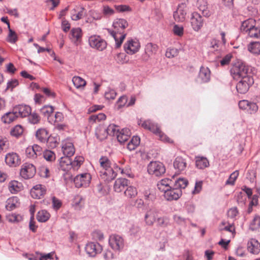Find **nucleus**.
I'll list each match as a JSON object with an SVG mask.
<instances>
[{
  "label": "nucleus",
  "mask_w": 260,
  "mask_h": 260,
  "mask_svg": "<svg viewBox=\"0 0 260 260\" xmlns=\"http://www.w3.org/2000/svg\"><path fill=\"white\" fill-rule=\"evenodd\" d=\"M128 25V22L126 20L119 18L114 21L113 23V29H107L108 33L115 40L116 48H118L121 46L126 36L124 29Z\"/></svg>",
  "instance_id": "nucleus-1"
},
{
  "label": "nucleus",
  "mask_w": 260,
  "mask_h": 260,
  "mask_svg": "<svg viewBox=\"0 0 260 260\" xmlns=\"http://www.w3.org/2000/svg\"><path fill=\"white\" fill-rule=\"evenodd\" d=\"M256 21L253 19H248L242 23L241 31L248 37L260 40V27L255 26Z\"/></svg>",
  "instance_id": "nucleus-2"
},
{
  "label": "nucleus",
  "mask_w": 260,
  "mask_h": 260,
  "mask_svg": "<svg viewBox=\"0 0 260 260\" xmlns=\"http://www.w3.org/2000/svg\"><path fill=\"white\" fill-rule=\"evenodd\" d=\"M138 124L143 128L148 129L159 137L161 141L171 143L170 139L161 132L157 124L150 120L139 119Z\"/></svg>",
  "instance_id": "nucleus-3"
},
{
  "label": "nucleus",
  "mask_w": 260,
  "mask_h": 260,
  "mask_svg": "<svg viewBox=\"0 0 260 260\" xmlns=\"http://www.w3.org/2000/svg\"><path fill=\"white\" fill-rule=\"evenodd\" d=\"M250 71V67L241 61L235 63L230 70L231 76L235 80L240 78L243 79L245 77H252Z\"/></svg>",
  "instance_id": "nucleus-4"
},
{
  "label": "nucleus",
  "mask_w": 260,
  "mask_h": 260,
  "mask_svg": "<svg viewBox=\"0 0 260 260\" xmlns=\"http://www.w3.org/2000/svg\"><path fill=\"white\" fill-rule=\"evenodd\" d=\"M118 127L114 124H110L107 128L100 127L96 130L95 135L97 139L102 140L106 138L107 135L116 136L119 132Z\"/></svg>",
  "instance_id": "nucleus-5"
},
{
  "label": "nucleus",
  "mask_w": 260,
  "mask_h": 260,
  "mask_svg": "<svg viewBox=\"0 0 260 260\" xmlns=\"http://www.w3.org/2000/svg\"><path fill=\"white\" fill-rule=\"evenodd\" d=\"M147 171L149 174L159 177L166 172L164 165L158 161H151L147 167Z\"/></svg>",
  "instance_id": "nucleus-6"
},
{
  "label": "nucleus",
  "mask_w": 260,
  "mask_h": 260,
  "mask_svg": "<svg viewBox=\"0 0 260 260\" xmlns=\"http://www.w3.org/2000/svg\"><path fill=\"white\" fill-rule=\"evenodd\" d=\"M90 46L99 51L104 50L107 47L106 42L99 36H91L88 39Z\"/></svg>",
  "instance_id": "nucleus-7"
},
{
  "label": "nucleus",
  "mask_w": 260,
  "mask_h": 260,
  "mask_svg": "<svg viewBox=\"0 0 260 260\" xmlns=\"http://www.w3.org/2000/svg\"><path fill=\"white\" fill-rule=\"evenodd\" d=\"M123 48L126 53L133 55L139 50L140 44L136 39H128L124 44Z\"/></svg>",
  "instance_id": "nucleus-8"
},
{
  "label": "nucleus",
  "mask_w": 260,
  "mask_h": 260,
  "mask_svg": "<svg viewBox=\"0 0 260 260\" xmlns=\"http://www.w3.org/2000/svg\"><path fill=\"white\" fill-rule=\"evenodd\" d=\"M109 244L111 248L115 251H120L124 247L123 239L117 235H112L110 236Z\"/></svg>",
  "instance_id": "nucleus-9"
},
{
  "label": "nucleus",
  "mask_w": 260,
  "mask_h": 260,
  "mask_svg": "<svg viewBox=\"0 0 260 260\" xmlns=\"http://www.w3.org/2000/svg\"><path fill=\"white\" fill-rule=\"evenodd\" d=\"M91 179L90 174L85 173L77 175L74 179V182L76 187H86L89 185Z\"/></svg>",
  "instance_id": "nucleus-10"
},
{
  "label": "nucleus",
  "mask_w": 260,
  "mask_h": 260,
  "mask_svg": "<svg viewBox=\"0 0 260 260\" xmlns=\"http://www.w3.org/2000/svg\"><path fill=\"white\" fill-rule=\"evenodd\" d=\"M254 83L252 77H245L237 83L236 89L237 91L241 94L245 93L249 89V87Z\"/></svg>",
  "instance_id": "nucleus-11"
},
{
  "label": "nucleus",
  "mask_w": 260,
  "mask_h": 260,
  "mask_svg": "<svg viewBox=\"0 0 260 260\" xmlns=\"http://www.w3.org/2000/svg\"><path fill=\"white\" fill-rule=\"evenodd\" d=\"M61 148L65 157H71L75 152L73 142L71 138H67L62 141Z\"/></svg>",
  "instance_id": "nucleus-12"
},
{
  "label": "nucleus",
  "mask_w": 260,
  "mask_h": 260,
  "mask_svg": "<svg viewBox=\"0 0 260 260\" xmlns=\"http://www.w3.org/2000/svg\"><path fill=\"white\" fill-rule=\"evenodd\" d=\"M188 9L185 3L179 4L174 12L173 17L175 21L182 22L185 21Z\"/></svg>",
  "instance_id": "nucleus-13"
},
{
  "label": "nucleus",
  "mask_w": 260,
  "mask_h": 260,
  "mask_svg": "<svg viewBox=\"0 0 260 260\" xmlns=\"http://www.w3.org/2000/svg\"><path fill=\"white\" fill-rule=\"evenodd\" d=\"M85 249L89 256L95 257L102 251L103 247L98 242H91L86 245Z\"/></svg>",
  "instance_id": "nucleus-14"
},
{
  "label": "nucleus",
  "mask_w": 260,
  "mask_h": 260,
  "mask_svg": "<svg viewBox=\"0 0 260 260\" xmlns=\"http://www.w3.org/2000/svg\"><path fill=\"white\" fill-rule=\"evenodd\" d=\"M190 21L192 29L196 31H199L204 24V19L198 12H194L191 14Z\"/></svg>",
  "instance_id": "nucleus-15"
},
{
  "label": "nucleus",
  "mask_w": 260,
  "mask_h": 260,
  "mask_svg": "<svg viewBox=\"0 0 260 260\" xmlns=\"http://www.w3.org/2000/svg\"><path fill=\"white\" fill-rule=\"evenodd\" d=\"M20 174L25 179L31 178L36 174V168L31 164L25 163L23 165Z\"/></svg>",
  "instance_id": "nucleus-16"
},
{
  "label": "nucleus",
  "mask_w": 260,
  "mask_h": 260,
  "mask_svg": "<svg viewBox=\"0 0 260 260\" xmlns=\"http://www.w3.org/2000/svg\"><path fill=\"white\" fill-rule=\"evenodd\" d=\"M84 160L83 157L81 156H76L74 161H72L70 157H61L60 158V163L62 166H63L64 162L67 163L68 164H70L71 168L75 171L78 170L83 162Z\"/></svg>",
  "instance_id": "nucleus-17"
},
{
  "label": "nucleus",
  "mask_w": 260,
  "mask_h": 260,
  "mask_svg": "<svg viewBox=\"0 0 260 260\" xmlns=\"http://www.w3.org/2000/svg\"><path fill=\"white\" fill-rule=\"evenodd\" d=\"M181 194V189L173 187L164 193V197L166 200L171 201L178 200Z\"/></svg>",
  "instance_id": "nucleus-18"
},
{
  "label": "nucleus",
  "mask_w": 260,
  "mask_h": 260,
  "mask_svg": "<svg viewBox=\"0 0 260 260\" xmlns=\"http://www.w3.org/2000/svg\"><path fill=\"white\" fill-rule=\"evenodd\" d=\"M42 148L38 145L35 144L26 148L25 153L27 157L36 158L42 154Z\"/></svg>",
  "instance_id": "nucleus-19"
},
{
  "label": "nucleus",
  "mask_w": 260,
  "mask_h": 260,
  "mask_svg": "<svg viewBox=\"0 0 260 260\" xmlns=\"http://www.w3.org/2000/svg\"><path fill=\"white\" fill-rule=\"evenodd\" d=\"M6 163L10 167H15L21 163V160L18 155L14 152L7 154L5 157Z\"/></svg>",
  "instance_id": "nucleus-20"
},
{
  "label": "nucleus",
  "mask_w": 260,
  "mask_h": 260,
  "mask_svg": "<svg viewBox=\"0 0 260 260\" xmlns=\"http://www.w3.org/2000/svg\"><path fill=\"white\" fill-rule=\"evenodd\" d=\"M46 192V188L45 186L41 184L35 185L30 190L31 196L35 199H41L44 196Z\"/></svg>",
  "instance_id": "nucleus-21"
},
{
  "label": "nucleus",
  "mask_w": 260,
  "mask_h": 260,
  "mask_svg": "<svg viewBox=\"0 0 260 260\" xmlns=\"http://www.w3.org/2000/svg\"><path fill=\"white\" fill-rule=\"evenodd\" d=\"M239 107L240 109L245 110L250 113L255 112L258 109V107L255 103L247 100L240 101L239 102Z\"/></svg>",
  "instance_id": "nucleus-22"
},
{
  "label": "nucleus",
  "mask_w": 260,
  "mask_h": 260,
  "mask_svg": "<svg viewBox=\"0 0 260 260\" xmlns=\"http://www.w3.org/2000/svg\"><path fill=\"white\" fill-rule=\"evenodd\" d=\"M157 217V212L155 209H150L148 210L144 217V220L147 225L151 226L155 221Z\"/></svg>",
  "instance_id": "nucleus-23"
},
{
  "label": "nucleus",
  "mask_w": 260,
  "mask_h": 260,
  "mask_svg": "<svg viewBox=\"0 0 260 260\" xmlns=\"http://www.w3.org/2000/svg\"><path fill=\"white\" fill-rule=\"evenodd\" d=\"M14 111L18 115V117H25L28 116L31 113V108L28 105H19L14 108Z\"/></svg>",
  "instance_id": "nucleus-24"
},
{
  "label": "nucleus",
  "mask_w": 260,
  "mask_h": 260,
  "mask_svg": "<svg viewBox=\"0 0 260 260\" xmlns=\"http://www.w3.org/2000/svg\"><path fill=\"white\" fill-rule=\"evenodd\" d=\"M100 176L101 179L107 183L111 182L116 177V174L111 168L108 170L106 169V170H101Z\"/></svg>",
  "instance_id": "nucleus-25"
},
{
  "label": "nucleus",
  "mask_w": 260,
  "mask_h": 260,
  "mask_svg": "<svg viewBox=\"0 0 260 260\" xmlns=\"http://www.w3.org/2000/svg\"><path fill=\"white\" fill-rule=\"evenodd\" d=\"M129 183V181L123 178L117 179L114 184L113 189L116 192H121L125 187H127Z\"/></svg>",
  "instance_id": "nucleus-26"
},
{
  "label": "nucleus",
  "mask_w": 260,
  "mask_h": 260,
  "mask_svg": "<svg viewBox=\"0 0 260 260\" xmlns=\"http://www.w3.org/2000/svg\"><path fill=\"white\" fill-rule=\"evenodd\" d=\"M197 6L204 17L208 18L212 15L211 12L208 9V3L206 0H198Z\"/></svg>",
  "instance_id": "nucleus-27"
},
{
  "label": "nucleus",
  "mask_w": 260,
  "mask_h": 260,
  "mask_svg": "<svg viewBox=\"0 0 260 260\" xmlns=\"http://www.w3.org/2000/svg\"><path fill=\"white\" fill-rule=\"evenodd\" d=\"M247 249L254 254H258L260 251V243L255 239H251L247 243Z\"/></svg>",
  "instance_id": "nucleus-28"
},
{
  "label": "nucleus",
  "mask_w": 260,
  "mask_h": 260,
  "mask_svg": "<svg viewBox=\"0 0 260 260\" xmlns=\"http://www.w3.org/2000/svg\"><path fill=\"white\" fill-rule=\"evenodd\" d=\"M82 36V30L80 28L77 27L72 29L70 39L76 45H78L81 42Z\"/></svg>",
  "instance_id": "nucleus-29"
},
{
  "label": "nucleus",
  "mask_w": 260,
  "mask_h": 260,
  "mask_svg": "<svg viewBox=\"0 0 260 260\" xmlns=\"http://www.w3.org/2000/svg\"><path fill=\"white\" fill-rule=\"evenodd\" d=\"M172 183L173 182L171 180L168 178H164L158 182L157 186L160 191L165 193L172 187L171 185Z\"/></svg>",
  "instance_id": "nucleus-30"
},
{
  "label": "nucleus",
  "mask_w": 260,
  "mask_h": 260,
  "mask_svg": "<svg viewBox=\"0 0 260 260\" xmlns=\"http://www.w3.org/2000/svg\"><path fill=\"white\" fill-rule=\"evenodd\" d=\"M174 167L178 172H181L186 168V162L184 159L181 157H177L175 158L174 163Z\"/></svg>",
  "instance_id": "nucleus-31"
},
{
  "label": "nucleus",
  "mask_w": 260,
  "mask_h": 260,
  "mask_svg": "<svg viewBox=\"0 0 260 260\" xmlns=\"http://www.w3.org/2000/svg\"><path fill=\"white\" fill-rule=\"evenodd\" d=\"M131 135L130 130L128 128H123L116 135L117 140L120 143L126 142L129 138Z\"/></svg>",
  "instance_id": "nucleus-32"
},
{
  "label": "nucleus",
  "mask_w": 260,
  "mask_h": 260,
  "mask_svg": "<svg viewBox=\"0 0 260 260\" xmlns=\"http://www.w3.org/2000/svg\"><path fill=\"white\" fill-rule=\"evenodd\" d=\"M18 117V115L15 113L14 109L12 112H9L5 113L1 118L2 121L4 123H10L16 119Z\"/></svg>",
  "instance_id": "nucleus-33"
},
{
  "label": "nucleus",
  "mask_w": 260,
  "mask_h": 260,
  "mask_svg": "<svg viewBox=\"0 0 260 260\" xmlns=\"http://www.w3.org/2000/svg\"><path fill=\"white\" fill-rule=\"evenodd\" d=\"M199 78L203 82H207L210 79V71L207 67H201L200 68Z\"/></svg>",
  "instance_id": "nucleus-34"
},
{
  "label": "nucleus",
  "mask_w": 260,
  "mask_h": 260,
  "mask_svg": "<svg viewBox=\"0 0 260 260\" xmlns=\"http://www.w3.org/2000/svg\"><path fill=\"white\" fill-rule=\"evenodd\" d=\"M48 133L45 128H39L36 133L37 139L42 143H45L49 138Z\"/></svg>",
  "instance_id": "nucleus-35"
},
{
  "label": "nucleus",
  "mask_w": 260,
  "mask_h": 260,
  "mask_svg": "<svg viewBox=\"0 0 260 260\" xmlns=\"http://www.w3.org/2000/svg\"><path fill=\"white\" fill-rule=\"evenodd\" d=\"M138 194L137 189L134 186H127L124 191V196L128 199L135 198Z\"/></svg>",
  "instance_id": "nucleus-36"
},
{
  "label": "nucleus",
  "mask_w": 260,
  "mask_h": 260,
  "mask_svg": "<svg viewBox=\"0 0 260 260\" xmlns=\"http://www.w3.org/2000/svg\"><path fill=\"white\" fill-rule=\"evenodd\" d=\"M158 47L151 43H147L145 48V54L149 57L154 55L157 51Z\"/></svg>",
  "instance_id": "nucleus-37"
},
{
  "label": "nucleus",
  "mask_w": 260,
  "mask_h": 260,
  "mask_svg": "<svg viewBox=\"0 0 260 260\" xmlns=\"http://www.w3.org/2000/svg\"><path fill=\"white\" fill-rule=\"evenodd\" d=\"M196 167L200 169H204L209 166L208 160L203 156H198L196 158Z\"/></svg>",
  "instance_id": "nucleus-38"
},
{
  "label": "nucleus",
  "mask_w": 260,
  "mask_h": 260,
  "mask_svg": "<svg viewBox=\"0 0 260 260\" xmlns=\"http://www.w3.org/2000/svg\"><path fill=\"white\" fill-rule=\"evenodd\" d=\"M248 51L254 55L260 53V43L259 42H252L247 46Z\"/></svg>",
  "instance_id": "nucleus-39"
},
{
  "label": "nucleus",
  "mask_w": 260,
  "mask_h": 260,
  "mask_svg": "<svg viewBox=\"0 0 260 260\" xmlns=\"http://www.w3.org/2000/svg\"><path fill=\"white\" fill-rule=\"evenodd\" d=\"M140 143V138L138 136H134L128 143L127 148L130 151L135 150Z\"/></svg>",
  "instance_id": "nucleus-40"
},
{
  "label": "nucleus",
  "mask_w": 260,
  "mask_h": 260,
  "mask_svg": "<svg viewBox=\"0 0 260 260\" xmlns=\"http://www.w3.org/2000/svg\"><path fill=\"white\" fill-rule=\"evenodd\" d=\"M50 217V213L46 210H42L38 212L37 219L39 222H44L47 221Z\"/></svg>",
  "instance_id": "nucleus-41"
},
{
  "label": "nucleus",
  "mask_w": 260,
  "mask_h": 260,
  "mask_svg": "<svg viewBox=\"0 0 260 260\" xmlns=\"http://www.w3.org/2000/svg\"><path fill=\"white\" fill-rule=\"evenodd\" d=\"M129 232L131 236L136 238H139L141 234V228L137 224H132L129 228Z\"/></svg>",
  "instance_id": "nucleus-42"
},
{
  "label": "nucleus",
  "mask_w": 260,
  "mask_h": 260,
  "mask_svg": "<svg viewBox=\"0 0 260 260\" xmlns=\"http://www.w3.org/2000/svg\"><path fill=\"white\" fill-rule=\"evenodd\" d=\"M73 83L77 88H83L86 84L85 80L79 76H75L72 79Z\"/></svg>",
  "instance_id": "nucleus-43"
},
{
  "label": "nucleus",
  "mask_w": 260,
  "mask_h": 260,
  "mask_svg": "<svg viewBox=\"0 0 260 260\" xmlns=\"http://www.w3.org/2000/svg\"><path fill=\"white\" fill-rule=\"evenodd\" d=\"M188 184V181L187 179L183 178H179L175 180L174 187L179 188V189L185 188Z\"/></svg>",
  "instance_id": "nucleus-44"
},
{
  "label": "nucleus",
  "mask_w": 260,
  "mask_h": 260,
  "mask_svg": "<svg viewBox=\"0 0 260 260\" xmlns=\"http://www.w3.org/2000/svg\"><path fill=\"white\" fill-rule=\"evenodd\" d=\"M100 167L102 168V170L110 169L111 167V164L110 160L106 156H102L99 159Z\"/></svg>",
  "instance_id": "nucleus-45"
},
{
  "label": "nucleus",
  "mask_w": 260,
  "mask_h": 260,
  "mask_svg": "<svg viewBox=\"0 0 260 260\" xmlns=\"http://www.w3.org/2000/svg\"><path fill=\"white\" fill-rule=\"evenodd\" d=\"M9 33L7 37L6 40L7 42L15 44L18 40V36L15 31L11 29L8 28Z\"/></svg>",
  "instance_id": "nucleus-46"
},
{
  "label": "nucleus",
  "mask_w": 260,
  "mask_h": 260,
  "mask_svg": "<svg viewBox=\"0 0 260 260\" xmlns=\"http://www.w3.org/2000/svg\"><path fill=\"white\" fill-rule=\"evenodd\" d=\"M21 184L17 181H12L9 185V190L12 193H15L20 190Z\"/></svg>",
  "instance_id": "nucleus-47"
},
{
  "label": "nucleus",
  "mask_w": 260,
  "mask_h": 260,
  "mask_svg": "<svg viewBox=\"0 0 260 260\" xmlns=\"http://www.w3.org/2000/svg\"><path fill=\"white\" fill-rule=\"evenodd\" d=\"M18 198L13 197L12 198L9 199L7 201V204L6 206V208L9 210H12L17 206L16 204L18 202Z\"/></svg>",
  "instance_id": "nucleus-48"
},
{
  "label": "nucleus",
  "mask_w": 260,
  "mask_h": 260,
  "mask_svg": "<svg viewBox=\"0 0 260 260\" xmlns=\"http://www.w3.org/2000/svg\"><path fill=\"white\" fill-rule=\"evenodd\" d=\"M54 108L51 106L46 105L40 109L41 113L45 116L49 117L53 113Z\"/></svg>",
  "instance_id": "nucleus-49"
},
{
  "label": "nucleus",
  "mask_w": 260,
  "mask_h": 260,
  "mask_svg": "<svg viewBox=\"0 0 260 260\" xmlns=\"http://www.w3.org/2000/svg\"><path fill=\"white\" fill-rule=\"evenodd\" d=\"M260 228V217L255 216L250 222L249 228L252 231L256 230Z\"/></svg>",
  "instance_id": "nucleus-50"
},
{
  "label": "nucleus",
  "mask_w": 260,
  "mask_h": 260,
  "mask_svg": "<svg viewBox=\"0 0 260 260\" xmlns=\"http://www.w3.org/2000/svg\"><path fill=\"white\" fill-rule=\"evenodd\" d=\"M105 119L106 115L103 113H100L98 114H94L90 116L89 118V120L90 122H96L105 120Z\"/></svg>",
  "instance_id": "nucleus-51"
},
{
  "label": "nucleus",
  "mask_w": 260,
  "mask_h": 260,
  "mask_svg": "<svg viewBox=\"0 0 260 260\" xmlns=\"http://www.w3.org/2000/svg\"><path fill=\"white\" fill-rule=\"evenodd\" d=\"M43 157L48 161H54L56 157L55 153L53 151L49 150H46L44 151Z\"/></svg>",
  "instance_id": "nucleus-52"
},
{
  "label": "nucleus",
  "mask_w": 260,
  "mask_h": 260,
  "mask_svg": "<svg viewBox=\"0 0 260 260\" xmlns=\"http://www.w3.org/2000/svg\"><path fill=\"white\" fill-rule=\"evenodd\" d=\"M23 132V127L20 125H17L11 129V135L13 136L18 137L22 134Z\"/></svg>",
  "instance_id": "nucleus-53"
},
{
  "label": "nucleus",
  "mask_w": 260,
  "mask_h": 260,
  "mask_svg": "<svg viewBox=\"0 0 260 260\" xmlns=\"http://www.w3.org/2000/svg\"><path fill=\"white\" fill-rule=\"evenodd\" d=\"M239 176V172L238 171H236L232 173L229 179L226 180L225 182L226 185H233L235 184V182L237 179V177Z\"/></svg>",
  "instance_id": "nucleus-54"
},
{
  "label": "nucleus",
  "mask_w": 260,
  "mask_h": 260,
  "mask_svg": "<svg viewBox=\"0 0 260 260\" xmlns=\"http://www.w3.org/2000/svg\"><path fill=\"white\" fill-rule=\"evenodd\" d=\"M122 172L121 171V174L125 175L128 178H133L135 177L134 174L132 172L130 167L128 165L122 167Z\"/></svg>",
  "instance_id": "nucleus-55"
},
{
  "label": "nucleus",
  "mask_w": 260,
  "mask_h": 260,
  "mask_svg": "<svg viewBox=\"0 0 260 260\" xmlns=\"http://www.w3.org/2000/svg\"><path fill=\"white\" fill-rule=\"evenodd\" d=\"M173 31L176 36L182 37L184 34V28L182 26L175 24L173 26Z\"/></svg>",
  "instance_id": "nucleus-56"
},
{
  "label": "nucleus",
  "mask_w": 260,
  "mask_h": 260,
  "mask_svg": "<svg viewBox=\"0 0 260 260\" xmlns=\"http://www.w3.org/2000/svg\"><path fill=\"white\" fill-rule=\"evenodd\" d=\"M28 120L32 124H37L40 121V117L38 114L36 113H30L28 115Z\"/></svg>",
  "instance_id": "nucleus-57"
},
{
  "label": "nucleus",
  "mask_w": 260,
  "mask_h": 260,
  "mask_svg": "<svg viewBox=\"0 0 260 260\" xmlns=\"http://www.w3.org/2000/svg\"><path fill=\"white\" fill-rule=\"evenodd\" d=\"M117 95V93L116 91L112 89L109 88L108 89L107 91H106L105 93V97L107 100H114L116 96Z\"/></svg>",
  "instance_id": "nucleus-58"
},
{
  "label": "nucleus",
  "mask_w": 260,
  "mask_h": 260,
  "mask_svg": "<svg viewBox=\"0 0 260 260\" xmlns=\"http://www.w3.org/2000/svg\"><path fill=\"white\" fill-rule=\"evenodd\" d=\"M52 208L55 211L58 210L62 205L61 201L55 197L52 198Z\"/></svg>",
  "instance_id": "nucleus-59"
},
{
  "label": "nucleus",
  "mask_w": 260,
  "mask_h": 260,
  "mask_svg": "<svg viewBox=\"0 0 260 260\" xmlns=\"http://www.w3.org/2000/svg\"><path fill=\"white\" fill-rule=\"evenodd\" d=\"M178 50L176 48H168L166 52V56L168 58H172L177 55Z\"/></svg>",
  "instance_id": "nucleus-60"
},
{
  "label": "nucleus",
  "mask_w": 260,
  "mask_h": 260,
  "mask_svg": "<svg viewBox=\"0 0 260 260\" xmlns=\"http://www.w3.org/2000/svg\"><path fill=\"white\" fill-rule=\"evenodd\" d=\"M49 147L55 148L57 146L58 142L57 138L49 136L46 142Z\"/></svg>",
  "instance_id": "nucleus-61"
},
{
  "label": "nucleus",
  "mask_w": 260,
  "mask_h": 260,
  "mask_svg": "<svg viewBox=\"0 0 260 260\" xmlns=\"http://www.w3.org/2000/svg\"><path fill=\"white\" fill-rule=\"evenodd\" d=\"M103 256L105 260H112L114 258V254L112 251L107 249L106 250L104 253Z\"/></svg>",
  "instance_id": "nucleus-62"
},
{
  "label": "nucleus",
  "mask_w": 260,
  "mask_h": 260,
  "mask_svg": "<svg viewBox=\"0 0 260 260\" xmlns=\"http://www.w3.org/2000/svg\"><path fill=\"white\" fill-rule=\"evenodd\" d=\"M233 56L231 54L226 55L220 61V64L222 66H224L229 64Z\"/></svg>",
  "instance_id": "nucleus-63"
},
{
  "label": "nucleus",
  "mask_w": 260,
  "mask_h": 260,
  "mask_svg": "<svg viewBox=\"0 0 260 260\" xmlns=\"http://www.w3.org/2000/svg\"><path fill=\"white\" fill-rule=\"evenodd\" d=\"M18 85V81L16 79H12L7 82L6 89H11L12 90L14 87Z\"/></svg>",
  "instance_id": "nucleus-64"
}]
</instances>
